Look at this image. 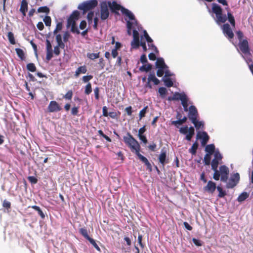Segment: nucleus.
<instances>
[{
	"label": "nucleus",
	"instance_id": "09e8293b",
	"mask_svg": "<svg viewBox=\"0 0 253 253\" xmlns=\"http://www.w3.org/2000/svg\"><path fill=\"white\" fill-rule=\"evenodd\" d=\"M171 124L172 125H174L177 128H179V126L183 124V123L180 119H178V120H176V121H171Z\"/></svg>",
	"mask_w": 253,
	"mask_h": 253
},
{
	"label": "nucleus",
	"instance_id": "7c9ffc66",
	"mask_svg": "<svg viewBox=\"0 0 253 253\" xmlns=\"http://www.w3.org/2000/svg\"><path fill=\"white\" fill-rule=\"evenodd\" d=\"M152 69V65L150 64H145L139 68L141 72H148Z\"/></svg>",
	"mask_w": 253,
	"mask_h": 253
},
{
	"label": "nucleus",
	"instance_id": "9d476101",
	"mask_svg": "<svg viewBox=\"0 0 253 253\" xmlns=\"http://www.w3.org/2000/svg\"><path fill=\"white\" fill-rule=\"evenodd\" d=\"M238 46L241 51L243 53L245 54L250 53V47L249 42L247 39H244L243 41L239 42L238 43Z\"/></svg>",
	"mask_w": 253,
	"mask_h": 253
},
{
	"label": "nucleus",
	"instance_id": "423d86ee",
	"mask_svg": "<svg viewBox=\"0 0 253 253\" xmlns=\"http://www.w3.org/2000/svg\"><path fill=\"white\" fill-rule=\"evenodd\" d=\"M222 32L225 36L229 40L234 38V33L228 23L224 24L222 27Z\"/></svg>",
	"mask_w": 253,
	"mask_h": 253
},
{
	"label": "nucleus",
	"instance_id": "8fccbe9b",
	"mask_svg": "<svg viewBox=\"0 0 253 253\" xmlns=\"http://www.w3.org/2000/svg\"><path fill=\"white\" fill-rule=\"evenodd\" d=\"M236 34L237 36L238 39L239 40V42H241L242 41H243L244 40V39H243L244 34L241 31H240V30L237 31L236 32Z\"/></svg>",
	"mask_w": 253,
	"mask_h": 253
},
{
	"label": "nucleus",
	"instance_id": "393cba45",
	"mask_svg": "<svg viewBox=\"0 0 253 253\" xmlns=\"http://www.w3.org/2000/svg\"><path fill=\"white\" fill-rule=\"evenodd\" d=\"M29 208H31L36 210V211H37L39 215L42 219H44L45 218V215L44 213L42 212V211L41 210L39 207L37 206H32L31 207H29Z\"/></svg>",
	"mask_w": 253,
	"mask_h": 253
},
{
	"label": "nucleus",
	"instance_id": "a18cd8bd",
	"mask_svg": "<svg viewBox=\"0 0 253 253\" xmlns=\"http://www.w3.org/2000/svg\"><path fill=\"white\" fill-rule=\"evenodd\" d=\"M88 241L90 242V243L98 251H100V249L98 246V245L95 242V240L93 239L92 238H89Z\"/></svg>",
	"mask_w": 253,
	"mask_h": 253
},
{
	"label": "nucleus",
	"instance_id": "9b49d317",
	"mask_svg": "<svg viewBox=\"0 0 253 253\" xmlns=\"http://www.w3.org/2000/svg\"><path fill=\"white\" fill-rule=\"evenodd\" d=\"M219 164V161L215 160V159H213L211 161V169L214 171L213 178L215 180H218L220 178V173L219 171L217 170V168Z\"/></svg>",
	"mask_w": 253,
	"mask_h": 253
},
{
	"label": "nucleus",
	"instance_id": "864d4df0",
	"mask_svg": "<svg viewBox=\"0 0 253 253\" xmlns=\"http://www.w3.org/2000/svg\"><path fill=\"white\" fill-rule=\"evenodd\" d=\"M46 51V60L47 61H49L53 57V51L52 50H47Z\"/></svg>",
	"mask_w": 253,
	"mask_h": 253
},
{
	"label": "nucleus",
	"instance_id": "6e6552de",
	"mask_svg": "<svg viewBox=\"0 0 253 253\" xmlns=\"http://www.w3.org/2000/svg\"><path fill=\"white\" fill-rule=\"evenodd\" d=\"M219 171L220 176H221V181L225 182H227L229 173V169L226 166L222 165L219 167Z\"/></svg>",
	"mask_w": 253,
	"mask_h": 253
},
{
	"label": "nucleus",
	"instance_id": "e433bc0d",
	"mask_svg": "<svg viewBox=\"0 0 253 253\" xmlns=\"http://www.w3.org/2000/svg\"><path fill=\"white\" fill-rule=\"evenodd\" d=\"M217 190L219 192V194L218 195V197L223 198L226 195V192L223 190L222 188L220 186H218L217 187Z\"/></svg>",
	"mask_w": 253,
	"mask_h": 253
},
{
	"label": "nucleus",
	"instance_id": "f03ea898",
	"mask_svg": "<svg viewBox=\"0 0 253 253\" xmlns=\"http://www.w3.org/2000/svg\"><path fill=\"white\" fill-rule=\"evenodd\" d=\"M227 18L225 14H223L222 9L220 6L216 3H212V11L215 14L216 19V22L218 24L221 23H224L227 18L229 22L230 23L231 26L235 28V20L234 17L230 12L229 9L228 8Z\"/></svg>",
	"mask_w": 253,
	"mask_h": 253
},
{
	"label": "nucleus",
	"instance_id": "603ef678",
	"mask_svg": "<svg viewBox=\"0 0 253 253\" xmlns=\"http://www.w3.org/2000/svg\"><path fill=\"white\" fill-rule=\"evenodd\" d=\"M93 15L94 12L93 11H90L88 13L87 15V19L89 24L92 23Z\"/></svg>",
	"mask_w": 253,
	"mask_h": 253
},
{
	"label": "nucleus",
	"instance_id": "338daca9",
	"mask_svg": "<svg viewBox=\"0 0 253 253\" xmlns=\"http://www.w3.org/2000/svg\"><path fill=\"white\" fill-rule=\"evenodd\" d=\"M98 64H99V66L100 67L101 69H104V68L105 66V64L104 63V59L103 58H101L99 59Z\"/></svg>",
	"mask_w": 253,
	"mask_h": 253
},
{
	"label": "nucleus",
	"instance_id": "f704fd0d",
	"mask_svg": "<svg viewBox=\"0 0 253 253\" xmlns=\"http://www.w3.org/2000/svg\"><path fill=\"white\" fill-rule=\"evenodd\" d=\"M163 81L166 86L170 87L173 86V83L170 78H166L163 79Z\"/></svg>",
	"mask_w": 253,
	"mask_h": 253
},
{
	"label": "nucleus",
	"instance_id": "6ab92c4d",
	"mask_svg": "<svg viewBox=\"0 0 253 253\" xmlns=\"http://www.w3.org/2000/svg\"><path fill=\"white\" fill-rule=\"evenodd\" d=\"M167 158V152L165 150L163 149L161 151V153L159 157V161L160 163L162 164L163 166L165 165V164L168 163V161H166Z\"/></svg>",
	"mask_w": 253,
	"mask_h": 253
},
{
	"label": "nucleus",
	"instance_id": "5fc2aeb1",
	"mask_svg": "<svg viewBox=\"0 0 253 253\" xmlns=\"http://www.w3.org/2000/svg\"><path fill=\"white\" fill-rule=\"evenodd\" d=\"M214 159L216 161H221L222 159V157L221 155V154L218 151H216L215 152L214 155Z\"/></svg>",
	"mask_w": 253,
	"mask_h": 253
},
{
	"label": "nucleus",
	"instance_id": "5701e85b",
	"mask_svg": "<svg viewBox=\"0 0 253 253\" xmlns=\"http://www.w3.org/2000/svg\"><path fill=\"white\" fill-rule=\"evenodd\" d=\"M237 183L238 182L237 181L235 180V178L231 177L228 182H227L226 184V187L227 188H233L237 184Z\"/></svg>",
	"mask_w": 253,
	"mask_h": 253
},
{
	"label": "nucleus",
	"instance_id": "dca6fc26",
	"mask_svg": "<svg viewBox=\"0 0 253 253\" xmlns=\"http://www.w3.org/2000/svg\"><path fill=\"white\" fill-rule=\"evenodd\" d=\"M216 188L217 189V187L215 183L210 180L208 182L207 185L204 187V189L209 193H213Z\"/></svg>",
	"mask_w": 253,
	"mask_h": 253
},
{
	"label": "nucleus",
	"instance_id": "c03bdc74",
	"mask_svg": "<svg viewBox=\"0 0 253 253\" xmlns=\"http://www.w3.org/2000/svg\"><path fill=\"white\" fill-rule=\"evenodd\" d=\"M79 15V12L78 10H75L72 12L71 15L70 16V17H72V18L76 21L78 19Z\"/></svg>",
	"mask_w": 253,
	"mask_h": 253
},
{
	"label": "nucleus",
	"instance_id": "f257e3e1",
	"mask_svg": "<svg viewBox=\"0 0 253 253\" xmlns=\"http://www.w3.org/2000/svg\"><path fill=\"white\" fill-rule=\"evenodd\" d=\"M125 144L130 148L131 151L138 156L139 159L145 164L147 169L150 171L152 170V166L148 159L140 153V146L138 141L129 133L127 132L126 136L123 137Z\"/></svg>",
	"mask_w": 253,
	"mask_h": 253
},
{
	"label": "nucleus",
	"instance_id": "c9c22d12",
	"mask_svg": "<svg viewBox=\"0 0 253 253\" xmlns=\"http://www.w3.org/2000/svg\"><path fill=\"white\" fill-rule=\"evenodd\" d=\"M188 97H187L184 100H182V102H181V104L183 107L184 111H185V112H187L188 111H189V109L188 108Z\"/></svg>",
	"mask_w": 253,
	"mask_h": 253
},
{
	"label": "nucleus",
	"instance_id": "a211bd4d",
	"mask_svg": "<svg viewBox=\"0 0 253 253\" xmlns=\"http://www.w3.org/2000/svg\"><path fill=\"white\" fill-rule=\"evenodd\" d=\"M28 10V2L27 0H22L21 2L20 11L22 13L23 17L26 16V13Z\"/></svg>",
	"mask_w": 253,
	"mask_h": 253
},
{
	"label": "nucleus",
	"instance_id": "f3484780",
	"mask_svg": "<svg viewBox=\"0 0 253 253\" xmlns=\"http://www.w3.org/2000/svg\"><path fill=\"white\" fill-rule=\"evenodd\" d=\"M107 5L113 12H115L116 10H121L122 11V8H124V7L122 6L120 4L117 3L115 1H114L112 2L111 1H108Z\"/></svg>",
	"mask_w": 253,
	"mask_h": 253
},
{
	"label": "nucleus",
	"instance_id": "b1692460",
	"mask_svg": "<svg viewBox=\"0 0 253 253\" xmlns=\"http://www.w3.org/2000/svg\"><path fill=\"white\" fill-rule=\"evenodd\" d=\"M215 150V146L214 144H209L206 146L205 148V151L208 154L212 155Z\"/></svg>",
	"mask_w": 253,
	"mask_h": 253
},
{
	"label": "nucleus",
	"instance_id": "13d9d810",
	"mask_svg": "<svg viewBox=\"0 0 253 253\" xmlns=\"http://www.w3.org/2000/svg\"><path fill=\"white\" fill-rule=\"evenodd\" d=\"M94 92L95 99L98 100L99 98V88L98 87H96L94 89Z\"/></svg>",
	"mask_w": 253,
	"mask_h": 253
},
{
	"label": "nucleus",
	"instance_id": "4468645a",
	"mask_svg": "<svg viewBox=\"0 0 253 253\" xmlns=\"http://www.w3.org/2000/svg\"><path fill=\"white\" fill-rule=\"evenodd\" d=\"M198 117V113L195 106L191 105L189 108L188 118L191 121H194Z\"/></svg>",
	"mask_w": 253,
	"mask_h": 253
},
{
	"label": "nucleus",
	"instance_id": "69168bd1",
	"mask_svg": "<svg viewBox=\"0 0 253 253\" xmlns=\"http://www.w3.org/2000/svg\"><path fill=\"white\" fill-rule=\"evenodd\" d=\"M140 60L141 62L143 64H145L147 63L148 61L147 59L146 55L145 54H142L140 57Z\"/></svg>",
	"mask_w": 253,
	"mask_h": 253
},
{
	"label": "nucleus",
	"instance_id": "bb28decb",
	"mask_svg": "<svg viewBox=\"0 0 253 253\" xmlns=\"http://www.w3.org/2000/svg\"><path fill=\"white\" fill-rule=\"evenodd\" d=\"M80 233L86 240H88L90 237L88 234L87 230L84 228H81L79 229Z\"/></svg>",
	"mask_w": 253,
	"mask_h": 253
},
{
	"label": "nucleus",
	"instance_id": "473e14b6",
	"mask_svg": "<svg viewBox=\"0 0 253 253\" xmlns=\"http://www.w3.org/2000/svg\"><path fill=\"white\" fill-rule=\"evenodd\" d=\"M7 38L10 43L12 44H15V40L13 34L11 32H9L7 34Z\"/></svg>",
	"mask_w": 253,
	"mask_h": 253
},
{
	"label": "nucleus",
	"instance_id": "680f3d73",
	"mask_svg": "<svg viewBox=\"0 0 253 253\" xmlns=\"http://www.w3.org/2000/svg\"><path fill=\"white\" fill-rule=\"evenodd\" d=\"M79 113V107H74L72 108L71 114L74 116H76Z\"/></svg>",
	"mask_w": 253,
	"mask_h": 253
},
{
	"label": "nucleus",
	"instance_id": "412c9836",
	"mask_svg": "<svg viewBox=\"0 0 253 253\" xmlns=\"http://www.w3.org/2000/svg\"><path fill=\"white\" fill-rule=\"evenodd\" d=\"M122 13L128 17L129 20H133L135 19V16L128 9L125 7L122 8Z\"/></svg>",
	"mask_w": 253,
	"mask_h": 253
},
{
	"label": "nucleus",
	"instance_id": "3c124183",
	"mask_svg": "<svg viewBox=\"0 0 253 253\" xmlns=\"http://www.w3.org/2000/svg\"><path fill=\"white\" fill-rule=\"evenodd\" d=\"M143 36L148 43L153 42V40L150 37L146 30L143 31Z\"/></svg>",
	"mask_w": 253,
	"mask_h": 253
},
{
	"label": "nucleus",
	"instance_id": "4d7b16f0",
	"mask_svg": "<svg viewBox=\"0 0 253 253\" xmlns=\"http://www.w3.org/2000/svg\"><path fill=\"white\" fill-rule=\"evenodd\" d=\"M73 25H76V20L69 17L67 20V26L69 27Z\"/></svg>",
	"mask_w": 253,
	"mask_h": 253
},
{
	"label": "nucleus",
	"instance_id": "a878e982",
	"mask_svg": "<svg viewBox=\"0 0 253 253\" xmlns=\"http://www.w3.org/2000/svg\"><path fill=\"white\" fill-rule=\"evenodd\" d=\"M87 57L90 60H94L100 57V52L97 53H87L86 54Z\"/></svg>",
	"mask_w": 253,
	"mask_h": 253
},
{
	"label": "nucleus",
	"instance_id": "cd10ccee",
	"mask_svg": "<svg viewBox=\"0 0 253 253\" xmlns=\"http://www.w3.org/2000/svg\"><path fill=\"white\" fill-rule=\"evenodd\" d=\"M191 122L194 124L195 127L197 129H200L201 127H204V123L202 122L198 121L197 119L194 121H191Z\"/></svg>",
	"mask_w": 253,
	"mask_h": 253
},
{
	"label": "nucleus",
	"instance_id": "20e7f679",
	"mask_svg": "<svg viewBox=\"0 0 253 253\" xmlns=\"http://www.w3.org/2000/svg\"><path fill=\"white\" fill-rule=\"evenodd\" d=\"M179 131L183 134H187L185 136V139L188 141H191L195 134V129L193 126H190L189 128L187 126L181 127L180 128Z\"/></svg>",
	"mask_w": 253,
	"mask_h": 253
},
{
	"label": "nucleus",
	"instance_id": "4c0bfd02",
	"mask_svg": "<svg viewBox=\"0 0 253 253\" xmlns=\"http://www.w3.org/2000/svg\"><path fill=\"white\" fill-rule=\"evenodd\" d=\"M27 69L28 71L32 72H34L36 71V67L35 64L32 63H28L27 65Z\"/></svg>",
	"mask_w": 253,
	"mask_h": 253
},
{
	"label": "nucleus",
	"instance_id": "1a4fd4ad",
	"mask_svg": "<svg viewBox=\"0 0 253 253\" xmlns=\"http://www.w3.org/2000/svg\"><path fill=\"white\" fill-rule=\"evenodd\" d=\"M133 41L131 42V45L132 48L137 49L140 46L139 34L136 30H133Z\"/></svg>",
	"mask_w": 253,
	"mask_h": 253
},
{
	"label": "nucleus",
	"instance_id": "0eeeda50",
	"mask_svg": "<svg viewBox=\"0 0 253 253\" xmlns=\"http://www.w3.org/2000/svg\"><path fill=\"white\" fill-rule=\"evenodd\" d=\"M151 82H153L155 85H158L160 84L159 80L156 77L154 73L149 74L147 79V82L144 85V87L145 88H152V85L151 84Z\"/></svg>",
	"mask_w": 253,
	"mask_h": 253
},
{
	"label": "nucleus",
	"instance_id": "58836bf2",
	"mask_svg": "<svg viewBox=\"0 0 253 253\" xmlns=\"http://www.w3.org/2000/svg\"><path fill=\"white\" fill-rule=\"evenodd\" d=\"M63 24L62 23L60 22L57 23L56 28L53 31L54 35L56 34L59 31H61L62 29Z\"/></svg>",
	"mask_w": 253,
	"mask_h": 253
},
{
	"label": "nucleus",
	"instance_id": "4be33fe9",
	"mask_svg": "<svg viewBox=\"0 0 253 253\" xmlns=\"http://www.w3.org/2000/svg\"><path fill=\"white\" fill-rule=\"evenodd\" d=\"M87 71L86 67L85 65H83L78 68L77 70L75 72V74L74 75L76 78H77L79 76V75L81 74H85Z\"/></svg>",
	"mask_w": 253,
	"mask_h": 253
},
{
	"label": "nucleus",
	"instance_id": "774afa93",
	"mask_svg": "<svg viewBox=\"0 0 253 253\" xmlns=\"http://www.w3.org/2000/svg\"><path fill=\"white\" fill-rule=\"evenodd\" d=\"M102 115L104 117H108L109 115L108 108L106 106H103L102 108Z\"/></svg>",
	"mask_w": 253,
	"mask_h": 253
},
{
	"label": "nucleus",
	"instance_id": "2eb2a0df",
	"mask_svg": "<svg viewBox=\"0 0 253 253\" xmlns=\"http://www.w3.org/2000/svg\"><path fill=\"white\" fill-rule=\"evenodd\" d=\"M49 112H55L61 110L62 108L55 101H51L47 107Z\"/></svg>",
	"mask_w": 253,
	"mask_h": 253
},
{
	"label": "nucleus",
	"instance_id": "e2e57ef3",
	"mask_svg": "<svg viewBox=\"0 0 253 253\" xmlns=\"http://www.w3.org/2000/svg\"><path fill=\"white\" fill-rule=\"evenodd\" d=\"M2 206L6 209H9L11 207V203L9 201L5 200L3 202Z\"/></svg>",
	"mask_w": 253,
	"mask_h": 253
},
{
	"label": "nucleus",
	"instance_id": "052dcab7",
	"mask_svg": "<svg viewBox=\"0 0 253 253\" xmlns=\"http://www.w3.org/2000/svg\"><path fill=\"white\" fill-rule=\"evenodd\" d=\"M29 181L33 184H36L38 182V179L33 176H30L28 177Z\"/></svg>",
	"mask_w": 253,
	"mask_h": 253
},
{
	"label": "nucleus",
	"instance_id": "c756f323",
	"mask_svg": "<svg viewBox=\"0 0 253 253\" xmlns=\"http://www.w3.org/2000/svg\"><path fill=\"white\" fill-rule=\"evenodd\" d=\"M249 195L247 192H243L238 197L237 200L239 202L245 201L249 197Z\"/></svg>",
	"mask_w": 253,
	"mask_h": 253
},
{
	"label": "nucleus",
	"instance_id": "79ce46f5",
	"mask_svg": "<svg viewBox=\"0 0 253 253\" xmlns=\"http://www.w3.org/2000/svg\"><path fill=\"white\" fill-rule=\"evenodd\" d=\"M43 21L46 26H50L51 23V19L50 16H45L43 18Z\"/></svg>",
	"mask_w": 253,
	"mask_h": 253
},
{
	"label": "nucleus",
	"instance_id": "f8f14e48",
	"mask_svg": "<svg viewBox=\"0 0 253 253\" xmlns=\"http://www.w3.org/2000/svg\"><path fill=\"white\" fill-rule=\"evenodd\" d=\"M197 139H201V145L205 146L210 139V137L206 131L198 132L197 134Z\"/></svg>",
	"mask_w": 253,
	"mask_h": 253
},
{
	"label": "nucleus",
	"instance_id": "0e129e2a",
	"mask_svg": "<svg viewBox=\"0 0 253 253\" xmlns=\"http://www.w3.org/2000/svg\"><path fill=\"white\" fill-rule=\"evenodd\" d=\"M192 241L193 243L197 246L200 247L202 245V242L198 239H197L196 238H193Z\"/></svg>",
	"mask_w": 253,
	"mask_h": 253
},
{
	"label": "nucleus",
	"instance_id": "6e6d98bb",
	"mask_svg": "<svg viewBox=\"0 0 253 253\" xmlns=\"http://www.w3.org/2000/svg\"><path fill=\"white\" fill-rule=\"evenodd\" d=\"M167 68H158V70L157 71V75L159 77H161L163 76L164 74V71Z\"/></svg>",
	"mask_w": 253,
	"mask_h": 253
},
{
	"label": "nucleus",
	"instance_id": "aec40b11",
	"mask_svg": "<svg viewBox=\"0 0 253 253\" xmlns=\"http://www.w3.org/2000/svg\"><path fill=\"white\" fill-rule=\"evenodd\" d=\"M156 66L157 68H168V66L165 64L163 58H158L156 62Z\"/></svg>",
	"mask_w": 253,
	"mask_h": 253
},
{
	"label": "nucleus",
	"instance_id": "c85d7f7f",
	"mask_svg": "<svg viewBox=\"0 0 253 253\" xmlns=\"http://www.w3.org/2000/svg\"><path fill=\"white\" fill-rule=\"evenodd\" d=\"M199 144L197 141L195 142L191 148L189 149V152L192 155H195L196 153L197 150L198 148Z\"/></svg>",
	"mask_w": 253,
	"mask_h": 253
},
{
	"label": "nucleus",
	"instance_id": "7ed1b4c3",
	"mask_svg": "<svg viewBox=\"0 0 253 253\" xmlns=\"http://www.w3.org/2000/svg\"><path fill=\"white\" fill-rule=\"evenodd\" d=\"M98 4L97 0H89L84 1L80 4L78 8L83 11V14H85L87 11L93 9Z\"/></svg>",
	"mask_w": 253,
	"mask_h": 253
},
{
	"label": "nucleus",
	"instance_id": "37998d69",
	"mask_svg": "<svg viewBox=\"0 0 253 253\" xmlns=\"http://www.w3.org/2000/svg\"><path fill=\"white\" fill-rule=\"evenodd\" d=\"M211 155L206 154L204 157V162L205 165H209L211 163Z\"/></svg>",
	"mask_w": 253,
	"mask_h": 253
},
{
	"label": "nucleus",
	"instance_id": "bf43d9fd",
	"mask_svg": "<svg viewBox=\"0 0 253 253\" xmlns=\"http://www.w3.org/2000/svg\"><path fill=\"white\" fill-rule=\"evenodd\" d=\"M93 78L92 75L84 76L83 77L82 80L84 83H87Z\"/></svg>",
	"mask_w": 253,
	"mask_h": 253
},
{
	"label": "nucleus",
	"instance_id": "ea45409f",
	"mask_svg": "<svg viewBox=\"0 0 253 253\" xmlns=\"http://www.w3.org/2000/svg\"><path fill=\"white\" fill-rule=\"evenodd\" d=\"M92 92L91 84L90 83H88L85 87L84 93L85 94L88 95Z\"/></svg>",
	"mask_w": 253,
	"mask_h": 253
},
{
	"label": "nucleus",
	"instance_id": "2f4dec72",
	"mask_svg": "<svg viewBox=\"0 0 253 253\" xmlns=\"http://www.w3.org/2000/svg\"><path fill=\"white\" fill-rule=\"evenodd\" d=\"M16 52L18 55V56L21 59L24 60L25 59V55L24 51L22 49L20 48H16L15 49Z\"/></svg>",
	"mask_w": 253,
	"mask_h": 253
},
{
	"label": "nucleus",
	"instance_id": "de8ad7c7",
	"mask_svg": "<svg viewBox=\"0 0 253 253\" xmlns=\"http://www.w3.org/2000/svg\"><path fill=\"white\" fill-rule=\"evenodd\" d=\"M73 96V91L72 90H69L68 92L64 95V98L67 100H71Z\"/></svg>",
	"mask_w": 253,
	"mask_h": 253
},
{
	"label": "nucleus",
	"instance_id": "a19ab883",
	"mask_svg": "<svg viewBox=\"0 0 253 253\" xmlns=\"http://www.w3.org/2000/svg\"><path fill=\"white\" fill-rule=\"evenodd\" d=\"M148 107L147 106L144 107L139 112V119L141 120L142 118L145 116V114L148 109Z\"/></svg>",
	"mask_w": 253,
	"mask_h": 253
},
{
	"label": "nucleus",
	"instance_id": "72a5a7b5",
	"mask_svg": "<svg viewBox=\"0 0 253 253\" xmlns=\"http://www.w3.org/2000/svg\"><path fill=\"white\" fill-rule=\"evenodd\" d=\"M50 11L49 8L46 6L40 7L38 9V12L39 13H45L48 14Z\"/></svg>",
	"mask_w": 253,
	"mask_h": 253
},
{
	"label": "nucleus",
	"instance_id": "49530a36",
	"mask_svg": "<svg viewBox=\"0 0 253 253\" xmlns=\"http://www.w3.org/2000/svg\"><path fill=\"white\" fill-rule=\"evenodd\" d=\"M159 92L162 97H164L167 92V90L164 87H161L159 88Z\"/></svg>",
	"mask_w": 253,
	"mask_h": 253
},
{
	"label": "nucleus",
	"instance_id": "39448f33",
	"mask_svg": "<svg viewBox=\"0 0 253 253\" xmlns=\"http://www.w3.org/2000/svg\"><path fill=\"white\" fill-rule=\"evenodd\" d=\"M108 6L106 1H103L100 3V18L104 20L108 18L109 15Z\"/></svg>",
	"mask_w": 253,
	"mask_h": 253
},
{
	"label": "nucleus",
	"instance_id": "ddd939ff",
	"mask_svg": "<svg viewBox=\"0 0 253 253\" xmlns=\"http://www.w3.org/2000/svg\"><path fill=\"white\" fill-rule=\"evenodd\" d=\"M187 97V95L184 92L179 93L178 92H175L172 96H169L168 98V100L169 101L180 100L182 102V100H184Z\"/></svg>",
	"mask_w": 253,
	"mask_h": 253
}]
</instances>
